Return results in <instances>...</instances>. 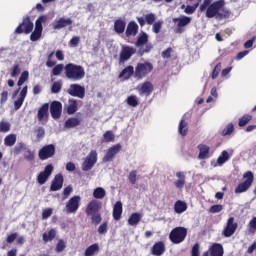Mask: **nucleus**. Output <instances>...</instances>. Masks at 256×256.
I'll return each mask as SVG.
<instances>
[{
	"instance_id": "nucleus-1",
	"label": "nucleus",
	"mask_w": 256,
	"mask_h": 256,
	"mask_svg": "<svg viewBox=\"0 0 256 256\" xmlns=\"http://www.w3.org/2000/svg\"><path fill=\"white\" fill-rule=\"evenodd\" d=\"M224 5L225 0H218L216 2H213V0H204L200 6V11H206V17L208 19L215 17V19L221 20L227 17V15L222 12Z\"/></svg>"
},
{
	"instance_id": "nucleus-2",
	"label": "nucleus",
	"mask_w": 256,
	"mask_h": 256,
	"mask_svg": "<svg viewBox=\"0 0 256 256\" xmlns=\"http://www.w3.org/2000/svg\"><path fill=\"white\" fill-rule=\"evenodd\" d=\"M65 76L70 81H81L85 79V68L81 65L69 63L64 68Z\"/></svg>"
},
{
	"instance_id": "nucleus-3",
	"label": "nucleus",
	"mask_w": 256,
	"mask_h": 256,
	"mask_svg": "<svg viewBox=\"0 0 256 256\" xmlns=\"http://www.w3.org/2000/svg\"><path fill=\"white\" fill-rule=\"evenodd\" d=\"M187 237V228L185 227H176L174 228L169 235L170 241L178 245L179 243H183L185 238Z\"/></svg>"
},
{
	"instance_id": "nucleus-4",
	"label": "nucleus",
	"mask_w": 256,
	"mask_h": 256,
	"mask_svg": "<svg viewBox=\"0 0 256 256\" xmlns=\"http://www.w3.org/2000/svg\"><path fill=\"white\" fill-rule=\"evenodd\" d=\"M175 27H176V33H185V28L187 25L191 24V21H193V18L185 15H180L179 17L172 19Z\"/></svg>"
},
{
	"instance_id": "nucleus-5",
	"label": "nucleus",
	"mask_w": 256,
	"mask_h": 256,
	"mask_svg": "<svg viewBox=\"0 0 256 256\" xmlns=\"http://www.w3.org/2000/svg\"><path fill=\"white\" fill-rule=\"evenodd\" d=\"M151 71H153V64L149 62L138 63L134 75L136 79L141 80L144 79V77H147Z\"/></svg>"
},
{
	"instance_id": "nucleus-6",
	"label": "nucleus",
	"mask_w": 256,
	"mask_h": 256,
	"mask_svg": "<svg viewBox=\"0 0 256 256\" xmlns=\"http://www.w3.org/2000/svg\"><path fill=\"white\" fill-rule=\"evenodd\" d=\"M47 21V16H40L35 22V29L30 35L31 41H39L43 35V23Z\"/></svg>"
},
{
	"instance_id": "nucleus-7",
	"label": "nucleus",
	"mask_w": 256,
	"mask_h": 256,
	"mask_svg": "<svg viewBox=\"0 0 256 256\" xmlns=\"http://www.w3.org/2000/svg\"><path fill=\"white\" fill-rule=\"evenodd\" d=\"M97 163V151L91 150L82 163V171H91Z\"/></svg>"
},
{
	"instance_id": "nucleus-8",
	"label": "nucleus",
	"mask_w": 256,
	"mask_h": 256,
	"mask_svg": "<svg viewBox=\"0 0 256 256\" xmlns=\"http://www.w3.org/2000/svg\"><path fill=\"white\" fill-rule=\"evenodd\" d=\"M147 41H149V35H147L145 32H142L136 41V47H143V45H145V48L140 49L141 55H143V53H149V51L153 49V45L147 44Z\"/></svg>"
},
{
	"instance_id": "nucleus-9",
	"label": "nucleus",
	"mask_w": 256,
	"mask_h": 256,
	"mask_svg": "<svg viewBox=\"0 0 256 256\" xmlns=\"http://www.w3.org/2000/svg\"><path fill=\"white\" fill-rule=\"evenodd\" d=\"M244 179H246V181L240 183L236 189H235V193H245V191H247V189H249L251 187V185L253 184V172L248 171L244 174Z\"/></svg>"
},
{
	"instance_id": "nucleus-10",
	"label": "nucleus",
	"mask_w": 256,
	"mask_h": 256,
	"mask_svg": "<svg viewBox=\"0 0 256 256\" xmlns=\"http://www.w3.org/2000/svg\"><path fill=\"white\" fill-rule=\"evenodd\" d=\"M79 203H81L80 196H73L71 197L65 206V211L67 214L77 213L79 210Z\"/></svg>"
},
{
	"instance_id": "nucleus-11",
	"label": "nucleus",
	"mask_w": 256,
	"mask_h": 256,
	"mask_svg": "<svg viewBox=\"0 0 256 256\" xmlns=\"http://www.w3.org/2000/svg\"><path fill=\"white\" fill-rule=\"evenodd\" d=\"M68 95L71 97H77L78 99L85 98V87L79 84H71L67 90Z\"/></svg>"
},
{
	"instance_id": "nucleus-12",
	"label": "nucleus",
	"mask_w": 256,
	"mask_h": 256,
	"mask_svg": "<svg viewBox=\"0 0 256 256\" xmlns=\"http://www.w3.org/2000/svg\"><path fill=\"white\" fill-rule=\"evenodd\" d=\"M137 52V49H135L132 46H122V49L120 51V63H123L125 61H128V59H131L133 55Z\"/></svg>"
},
{
	"instance_id": "nucleus-13",
	"label": "nucleus",
	"mask_w": 256,
	"mask_h": 256,
	"mask_svg": "<svg viewBox=\"0 0 256 256\" xmlns=\"http://www.w3.org/2000/svg\"><path fill=\"white\" fill-rule=\"evenodd\" d=\"M237 223L235 222V218L230 217L227 221L226 227L223 230L224 237H232L235 235V231H237Z\"/></svg>"
},
{
	"instance_id": "nucleus-14",
	"label": "nucleus",
	"mask_w": 256,
	"mask_h": 256,
	"mask_svg": "<svg viewBox=\"0 0 256 256\" xmlns=\"http://www.w3.org/2000/svg\"><path fill=\"white\" fill-rule=\"evenodd\" d=\"M33 22H31V20L29 18H25L22 22V24H20L16 30L15 33L21 34V33H26V35H29V33H31V31H33Z\"/></svg>"
},
{
	"instance_id": "nucleus-15",
	"label": "nucleus",
	"mask_w": 256,
	"mask_h": 256,
	"mask_svg": "<svg viewBox=\"0 0 256 256\" xmlns=\"http://www.w3.org/2000/svg\"><path fill=\"white\" fill-rule=\"evenodd\" d=\"M39 158L42 161H45V159H49L55 155V145L50 144L47 146H44L38 153Z\"/></svg>"
},
{
	"instance_id": "nucleus-16",
	"label": "nucleus",
	"mask_w": 256,
	"mask_h": 256,
	"mask_svg": "<svg viewBox=\"0 0 256 256\" xmlns=\"http://www.w3.org/2000/svg\"><path fill=\"white\" fill-rule=\"evenodd\" d=\"M136 89H137L139 95H141V96L145 95V97H149V95H151V93H153V83L146 81V82L138 85Z\"/></svg>"
},
{
	"instance_id": "nucleus-17",
	"label": "nucleus",
	"mask_w": 256,
	"mask_h": 256,
	"mask_svg": "<svg viewBox=\"0 0 256 256\" xmlns=\"http://www.w3.org/2000/svg\"><path fill=\"white\" fill-rule=\"evenodd\" d=\"M51 173H53V165L49 164L45 167L44 171H42L37 178L39 185H45L47 183V179L51 177Z\"/></svg>"
},
{
	"instance_id": "nucleus-18",
	"label": "nucleus",
	"mask_w": 256,
	"mask_h": 256,
	"mask_svg": "<svg viewBox=\"0 0 256 256\" xmlns=\"http://www.w3.org/2000/svg\"><path fill=\"white\" fill-rule=\"evenodd\" d=\"M121 151V144H115L114 146L110 147L106 155L103 157L104 163H109L112 159H115V155H117Z\"/></svg>"
},
{
	"instance_id": "nucleus-19",
	"label": "nucleus",
	"mask_w": 256,
	"mask_h": 256,
	"mask_svg": "<svg viewBox=\"0 0 256 256\" xmlns=\"http://www.w3.org/2000/svg\"><path fill=\"white\" fill-rule=\"evenodd\" d=\"M101 209V202L98 200H91L86 206V215L89 217L99 213Z\"/></svg>"
},
{
	"instance_id": "nucleus-20",
	"label": "nucleus",
	"mask_w": 256,
	"mask_h": 256,
	"mask_svg": "<svg viewBox=\"0 0 256 256\" xmlns=\"http://www.w3.org/2000/svg\"><path fill=\"white\" fill-rule=\"evenodd\" d=\"M63 111V105L59 101H54L50 106V113L53 119H59L61 117V113Z\"/></svg>"
},
{
	"instance_id": "nucleus-21",
	"label": "nucleus",
	"mask_w": 256,
	"mask_h": 256,
	"mask_svg": "<svg viewBox=\"0 0 256 256\" xmlns=\"http://www.w3.org/2000/svg\"><path fill=\"white\" fill-rule=\"evenodd\" d=\"M38 121H40V123H47V119H49V104L45 103L42 105L41 108H39L38 110Z\"/></svg>"
},
{
	"instance_id": "nucleus-22",
	"label": "nucleus",
	"mask_w": 256,
	"mask_h": 256,
	"mask_svg": "<svg viewBox=\"0 0 256 256\" xmlns=\"http://www.w3.org/2000/svg\"><path fill=\"white\" fill-rule=\"evenodd\" d=\"M175 175H176V180L174 181V187H176V189H179V191H181L185 187L187 177L185 176V172L183 171H178L176 172Z\"/></svg>"
},
{
	"instance_id": "nucleus-23",
	"label": "nucleus",
	"mask_w": 256,
	"mask_h": 256,
	"mask_svg": "<svg viewBox=\"0 0 256 256\" xmlns=\"http://www.w3.org/2000/svg\"><path fill=\"white\" fill-rule=\"evenodd\" d=\"M28 87L24 86L20 91L19 98L14 101V109L15 111H19L21 107H23V103L25 102V97H27Z\"/></svg>"
},
{
	"instance_id": "nucleus-24",
	"label": "nucleus",
	"mask_w": 256,
	"mask_h": 256,
	"mask_svg": "<svg viewBox=\"0 0 256 256\" xmlns=\"http://www.w3.org/2000/svg\"><path fill=\"white\" fill-rule=\"evenodd\" d=\"M229 160V152L227 151H222L221 155L218 157L217 161L212 160L210 165L211 167H221L227 163Z\"/></svg>"
},
{
	"instance_id": "nucleus-25",
	"label": "nucleus",
	"mask_w": 256,
	"mask_h": 256,
	"mask_svg": "<svg viewBox=\"0 0 256 256\" xmlns=\"http://www.w3.org/2000/svg\"><path fill=\"white\" fill-rule=\"evenodd\" d=\"M203 256H223V246L221 244H214Z\"/></svg>"
},
{
	"instance_id": "nucleus-26",
	"label": "nucleus",
	"mask_w": 256,
	"mask_h": 256,
	"mask_svg": "<svg viewBox=\"0 0 256 256\" xmlns=\"http://www.w3.org/2000/svg\"><path fill=\"white\" fill-rule=\"evenodd\" d=\"M60 189H63V175L57 174L50 186L51 191H59Z\"/></svg>"
},
{
	"instance_id": "nucleus-27",
	"label": "nucleus",
	"mask_w": 256,
	"mask_h": 256,
	"mask_svg": "<svg viewBox=\"0 0 256 256\" xmlns=\"http://www.w3.org/2000/svg\"><path fill=\"white\" fill-rule=\"evenodd\" d=\"M133 74H135V68H133V66H127L122 70V73L119 74V79L127 81V79H131Z\"/></svg>"
},
{
	"instance_id": "nucleus-28",
	"label": "nucleus",
	"mask_w": 256,
	"mask_h": 256,
	"mask_svg": "<svg viewBox=\"0 0 256 256\" xmlns=\"http://www.w3.org/2000/svg\"><path fill=\"white\" fill-rule=\"evenodd\" d=\"M139 31V25H137V22L132 21L128 24L126 28V35L127 37H135Z\"/></svg>"
},
{
	"instance_id": "nucleus-29",
	"label": "nucleus",
	"mask_w": 256,
	"mask_h": 256,
	"mask_svg": "<svg viewBox=\"0 0 256 256\" xmlns=\"http://www.w3.org/2000/svg\"><path fill=\"white\" fill-rule=\"evenodd\" d=\"M123 214V203L118 201L115 203L113 207V218L115 221H119L121 219V215Z\"/></svg>"
},
{
	"instance_id": "nucleus-30",
	"label": "nucleus",
	"mask_w": 256,
	"mask_h": 256,
	"mask_svg": "<svg viewBox=\"0 0 256 256\" xmlns=\"http://www.w3.org/2000/svg\"><path fill=\"white\" fill-rule=\"evenodd\" d=\"M72 23L73 20H71L70 18H60L53 25V29H63L64 27H68V25H71Z\"/></svg>"
},
{
	"instance_id": "nucleus-31",
	"label": "nucleus",
	"mask_w": 256,
	"mask_h": 256,
	"mask_svg": "<svg viewBox=\"0 0 256 256\" xmlns=\"http://www.w3.org/2000/svg\"><path fill=\"white\" fill-rule=\"evenodd\" d=\"M178 133L182 137H186L187 133H189V123L185 119L180 121L178 126Z\"/></svg>"
},
{
	"instance_id": "nucleus-32",
	"label": "nucleus",
	"mask_w": 256,
	"mask_h": 256,
	"mask_svg": "<svg viewBox=\"0 0 256 256\" xmlns=\"http://www.w3.org/2000/svg\"><path fill=\"white\" fill-rule=\"evenodd\" d=\"M174 211L178 215H181V213H185L187 211V204L185 201L177 200L174 204Z\"/></svg>"
},
{
	"instance_id": "nucleus-33",
	"label": "nucleus",
	"mask_w": 256,
	"mask_h": 256,
	"mask_svg": "<svg viewBox=\"0 0 256 256\" xmlns=\"http://www.w3.org/2000/svg\"><path fill=\"white\" fill-rule=\"evenodd\" d=\"M142 217L143 215H141V213H133L128 219V225H130L131 227H137Z\"/></svg>"
},
{
	"instance_id": "nucleus-34",
	"label": "nucleus",
	"mask_w": 256,
	"mask_h": 256,
	"mask_svg": "<svg viewBox=\"0 0 256 256\" xmlns=\"http://www.w3.org/2000/svg\"><path fill=\"white\" fill-rule=\"evenodd\" d=\"M165 253V244L157 242L152 248V255L161 256Z\"/></svg>"
},
{
	"instance_id": "nucleus-35",
	"label": "nucleus",
	"mask_w": 256,
	"mask_h": 256,
	"mask_svg": "<svg viewBox=\"0 0 256 256\" xmlns=\"http://www.w3.org/2000/svg\"><path fill=\"white\" fill-rule=\"evenodd\" d=\"M199 155L198 159H207L209 157V146L200 144L198 145Z\"/></svg>"
},
{
	"instance_id": "nucleus-36",
	"label": "nucleus",
	"mask_w": 256,
	"mask_h": 256,
	"mask_svg": "<svg viewBox=\"0 0 256 256\" xmlns=\"http://www.w3.org/2000/svg\"><path fill=\"white\" fill-rule=\"evenodd\" d=\"M99 253V244H92L86 248L84 256H95Z\"/></svg>"
},
{
	"instance_id": "nucleus-37",
	"label": "nucleus",
	"mask_w": 256,
	"mask_h": 256,
	"mask_svg": "<svg viewBox=\"0 0 256 256\" xmlns=\"http://www.w3.org/2000/svg\"><path fill=\"white\" fill-rule=\"evenodd\" d=\"M17 143V135L9 134L4 138V145L6 147H13Z\"/></svg>"
},
{
	"instance_id": "nucleus-38",
	"label": "nucleus",
	"mask_w": 256,
	"mask_h": 256,
	"mask_svg": "<svg viewBox=\"0 0 256 256\" xmlns=\"http://www.w3.org/2000/svg\"><path fill=\"white\" fill-rule=\"evenodd\" d=\"M79 125H81V120H79V118H69L66 120L64 127L66 129H73V127H77Z\"/></svg>"
},
{
	"instance_id": "nucleus-39",
	"label": "nucleus",
	"mask_w": 256,
	"mask_h": 256,
	"mask_svg": "<svg viewBox=\"0 0 256 256\" xmlns=\"http://www.w3.org/2000/svg\"><path fill=\"white\" fill-rule=\"evenodd\" d=\"M125 27H126V23L123 20H116L114 22V31H116V33H124L125 32Z\"/></svg>"
},
{
	"instance_id": "nucleus-40",
	"label": "nucleus",
	"mask_w": 256,
	"mask_h": 256,
	"mask_svg": "<svg viewBox=\"0 0 256 256\" xmlns=\"http://www.w3.org/2000/svg\"><path fill=\"white\" fill-rule=\"evenodd\" d=\"M106 195H107V191H105V188L103 187H97L93 191L94 199H104Z\"/></svg>"
},
{
	"instance_id": "nucleus-41",
	"label": "nucleus",
	"mask_w": 256,
	"mask_h": 256,
	"mask_svg": "<svg viewBox=\"0 0 256 256\" xmlns=\"http://www.w3.org/2000/svg\"><path fill=\"white\" fill-rule=\"evenodd\" d=\"M76 111H77V100L70 99L68 101L67 113L68 115H73V113H76Z\"/></svg>"
},
{
	"instance_id": "nucleus-42",
	"label": "nucleus",
	"mask_w": 256,
	"mask_h": 256,
	"mask_svg": "<svg viewBox=\"0 0 256 256\" xmlns=\"http://www.w3.org/2000/svg\"><path fill=\"white\" fill-rule=\"evenodd\" d=\"M57 235V230L55 229H51L49 232L44 233L43 234V241H45V243L49 242V241H53L54 237H56Z\"/></svg>"
},
{
	"instance_id": "nucleus-43",
	"label": "nucleus",
	"mask_w": 256,
	"mask_h": 256,
	"mask_svg": "<svg viewBox=\"0 0 256 256\" xmlns=\"http://www.w3.org/2000/svg\"><path fill=\"white\" fill-rule=\"evenodd\" d=\"M233 131H235V126L233 125V123H229L221 131V135L222 137H227V135H231Z\"/></svg>"
},
{
	"instance_id": "nucleus-44",
	"label": "nucleus",
	"mask_w": 256,
	"mask_h": 256,
	"mask_svg": "<svg viewBox=\"0 0 256 256\" xmlns=\"http://www.w3.org/2000/svg\"><path fill=\"white\" fill-rule=\"evenodd\" d=\"M126 103L129 105V107H137L139 105V98L135 95H130L126 99Z\"/></svg>"
},
{
	"instance_id": "nucleus-45",
	"label": "nucleus",
	"mask_w": 256,
	"mask_h": 256,
	"mask_svg": "<svg viewBox=\"0 0 256 256\" xmlns=\"http://www.w3.org/2000/svg\"><path fill=\"white\" fill-rule=\"evenodd\" d=\"M28 80H29V71L22 72V74L17 82V86L22 87L24 85V83L27 82Z\"/></svg>"
},
{
	"instance_id": "nucleus-46",
	"label": "nucleus",
	"mask_w": 256,
	"mask_h": 256,
	"mask_svg": "<svg viewBox=\"0 0 256 256\" xmlns=\"http://www.w3.org/2000/svg\"><path fill=\"white\" fill-rule=\"evenodd\" d=\"M251 119H253V116L249 114H245L242 118L239 119V122H238L239 127H245V125H247V123H249Z\"/></svg>"
},
{
	"instance_id": "nucleus-47",
	"label": "nucleus",
	"mask_w": 256,
	"mask_h": 256,
	"mask_svg": "<svg viewBox=\"0 0 256 256\" xmlns=\"http://www.w3.org/2000/svg\"><path fill=\"white\" fill-rule=\"evenodd\" d=\"M25 149H27L25 143L20 142L14 147L12 153H14V155H19L21 151H25Z\"/></svg>"
},
{
	"instance_id": "nucleus-48",
	"label": "nucleus",
	"mask_w": 256,
	"mask_h": 256,
	"mask_svg": "<svg viewBox=\"0 0 256 256\" xmlns=\"http://www.w3.org/2000/svg\"><path fill=\"white\" fill-rule=\"evenodd\" d=\"M197 7H199V2L195 3L194 5H187L184 13H186V15H193V13H195V11H197Z\"/></svg>"
},
{
	"instance_id": "nucleus-49",
	"label": "nucleus",
	"mask_w": 256,
	"mask_h": 256,
	"mask_svg": "<svg viewBox=\"0 0 256 256\" xmlns=\"http://www.w3.org/2000/svg\"><path fill=\"white\" fill-rule=\"evenodd\" d=\"M11 131V123L1 121L0 122V133H9Z\"/></svg>"
},
{
	"instance_id": "nucleus-50",
	"label": "nucleus",
	"mask_w": 256,
	"mask_h": 256,
	"mask_svg": "<svg viewBox=\"0 0 256 256\" xmlns=\"http://www.w3.org/2000/svg\"><path fill=\"white\" fill-rule=\"evenodd\" d=\"M24 159H26V161H33L35 159V152L31 151L29 148H26L24 150Z\"/></svg>"
},
{
	"instance_id": "nucleus-51",
	"label": "nucleus",
	"mask_w": 256,
	"mask_h": 256,
	"mask_svg": "<svg viewBox=\"0 0 256 256\" xmlns=\"http://www.w3.org/2000/svg\"><path fill=\"white\" fill-rule=\"evenodd\" d=\"M144 17L147 25H153L157 19V16L154 13L146 14Z\"/></svg>"
},
{
	"instance_id": "nucleus-52",
	"label": "nucleus",
	"mask_w": 256,
	"mask_h": 256,
	"mask_svg": "<svg viewBox=\"0 0 256 256\" xmlns=\"http://www.w3.org/2000/svg\"><path fill=\"white\" fill-rule=\"evenodd\" d=\"M67 247V243L65 240L60 239L56 245V253H61L65 251V248Z\"/></svg>"
},
{
	"instance_id": "nucleus-53",
	"label": "nucleus",
	"mask_w": 256,
	"mask_h": 256,
	"mask_svg": "<svg viewBox=\"0 0 256 256\" xmlns=\"http://www.w3.org/2000/svg\"><path fill=\"white\" fill-rule=\"evenodd\" d=\"M162 27H163V20H158L157 22H154L152 24L153 33H156V34L159 33Z\"/></svg>"
},
{
	"instance_id": "nucleus-54",
	"label": "nucleus",
	"mask_w": 256,
	"mask_h": 256,
	"mask_svg": "<svg viewBox=\"0 0 256 256\" xmlns=\"http://www.w3.org/2000/svg\"><path fill=\"white\" fill-rule=\"evenodd\" d=\"M103 137L106 143H111L112 141H115V134H113L112 131H106Z\"/></svg>"
},
{
	"instance_id": "nucleus-55",
	"label": "nucleus",
	"mask_w": 256,
	"mask_h": 256,
	"mask_svg": "<svg viewBox=\"0 0 256 256\" xmlns=\"http://www.w3.org/2000/svg\"><path fill=\"white\" fill-rule=\"evenodd\" d=\"M63 69H65L63 64L56 65L52 70V75H55L56 77L61 75V73H63Z\"/></svg>"
},
{
	"instance_id": "nucleus-56",
	"label": "nucleus",
	"mask_w": 256,
	"mask_h": 256,
	"mask_svg": "<svg viewBox=\"0 0 256 256\" xmlns=\"http://www.w3.org/2000/svg\"><path fill=\"white\" fill-rule=\"evenodd\" d=\"M90 217L92 219L93 225H99V223H101L102 221L101 214H99V212L96 214L90 215Z\"/></svg>"
},
{
	"instance_id": "nucleus-57",
	"label": "nucleus",
	"mask_w": 256,
	"mask_h": 256,
	"mask_svg": "<svg viewBox=\"0 0 256 256\" xmlns=\"http://www.w3.org/2000/svg\"><path fill=\"white\" fill-rule=\"evenodd\" d=\"M53 215V208H46L42 211V219L45 221L46 219H49Z\"/></svg>"
},
{
	"instance_id": "nucleus-58",
	"label": "nucleus",
	"mask_w": 256,
	"mask_h": 256,
	"mask_svg": "<svg viewBox=\"0 0 256 256\" xmlns=\"http://www.w3.org/2000/svg\"><path fill=\"white\" fill-rule=\"evenodd\" d=\"M61 87H63L61 81L54 82L51 88L52 93H59V91H61Z\"/></svg>"
},
{
	"instance_id": "nucleus-59",
	"label": "nucleus",
	"mask_w": 256,
	"mask_h": 256,
	"mask_svg": "<svg viewBox=\"0 0 256 256\" xmlns=\"http://www.w3.org/2000/svg\"><path fill=\"white\" fill-rule=\"evenodd\" d=\"M248 229L250 233L256 232V217L252 218L248 224Z\"/></svg>"
},
{
	"instance_id": "nucleus-60",
	"label": "nucleus",
	"mask_w": 256,
	"mask_h": 256,
	"mask_svg": "<svg viewBox=\"0 0 256 256\" xmlns=\"http://www.w3.org/2000/svg\"><path fill=\"white\" fill-rule=\"evenodd\" d=\"M211 213H221L223 211V205L221 204H216L210 207L209 210Z\"/></svg>"
},
{
	"instance_id": "nucleus-61",
	"label": "nucleus",
	"mask_w": 256,
	"mask_h": 256,
	"mask_svg": "<svg viewBox=\"0 0 256 256\" xmlns=\"http://www.w3.org/2000/svg\"><path fill=\"white\" fill-rule=\"evenodd\" d=\"M219 73H221V63H218L212 72V79H217L219 76Z\"/></svg>"
},
{
	"instance_id": "nucleus-62",
	"label": "nucleus",
	"mask_w": 256,
	"mask_h": 256,
	"mask_svg": "<svg viewBox=\"0 0 256 256\" xmlns=\"http://www.w3.org/2000/svg\"><path fill=\"white\" fill-rule=\"evenodd\" d=\"M128 179L132 185H135V183H137V171H131L129 173Z\"/></svg>"
},
{
	"instance_id": "nucleus-63",
	"label": "nucleus",
	"mask_w": 256,
	"mask_h": 256,
	"mask_svg": "<svg viewBox=\"0 0 256 256\" xmlns=\"http://www.w3.org/2000/svg\"><path fill=\"white\" fill-rule=\"evenodd\" d=\"M81 41L79 36H74L69 42L70 47H77Z\"/></svg>"
},
{
	"instance_id": "nucleus-64",
	"label": "nucleus",
	"mask_w": 256,
	"mask_h": 256,
	"mask_svg": "<svg viewBox=\"0 0 256 256\" xmlns=\"http://www.w3.org/2000/svg\"><path fill=\"white\" fill-rule=\"evenodd\" d=\"M21 73V68L19 67V64H16L12 68L11 77H17Z\"/></svg>"
}]
</instances>
